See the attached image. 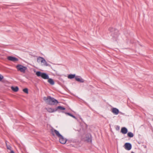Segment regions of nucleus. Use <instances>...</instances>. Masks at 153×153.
<instances>
[{
    "mask_svg": "<svg viewBox=\"0 0 153 153\" xmlns=\"http://www.w3.org/2000/svg\"><path fill=\"white\" fill-rule=\"evenodd\" d=\"M8 153H15L13 150H11V151H9Z\"/></svg>",
    "mask_w": 153,
    "mask_h": 153,
    "instance_id": "5701e85b",
    "label": "nucleus"
},
{
    "mask_svg": "<svg viewBox=\"0 0 153 153\" xmlns=\"http://www.w3.org/2000/svg\"><path fill=\"white\" fill-rule=\"evenodd\" d=\"M42 63V65H44L45 66H50V65L47 62H46V61H45L44 59Z\"/></svg>",
    "mask_w": 153,
    "mask_h": 153,
    "instance_id": "f3484780",
    "label": "nucleus"
},
{
    "mask_svg": "<svg viewBox=\"0 0 153 153\" xmlns=\"http://www.w3.org/2000/svg\"><path fill=\"white\" fill-rule=\"evenodd\" d=\"M59 138V142L61 143L62 144H65L67 141V140L65 138H64L62 135Z\"/></svg>",
    "mask_w": 153,
    "mask_h": 153,
    "instance_id": "6e6552de",
    "label": "nucleus"
},
{
    "mask_svg": "<svg viewBox=\"0 0 153 153\" xmlns=\"http://www.w3.org/2000/svg\"><path fill=\"white\" fill-rule=\"evenodd\" d=\"M117 127H118V128H119V126H117Z\"/></svg>",
    "mask_w": 153,
    "mask_h": 153,
    "instance_id": "b1692460",
    "label": "nucleus"
},
{
    "mask_svg": "<svg viewBox=\"0 0 153 153\" xmlns=\"http://www.w3.org/2000/svg\"><path fill=\"white\" fill-rule=\"evenodd\" d=\"M11 89L14 92H17L19 90V88L18 87L16 86L15 87L12 86L11 87Z\"/></svg>",
    "mask_w": 153,
    "mask_h": 153,
    "instance_id": "2eb2a0df",
    "label": "nucleus"
},
{
    "mask_svg": "<svg viewBox=\"0 0 153 153\" xmlns=\"http://www.w3.org/2000/svg\"><path fill=\"white\" fill-rule=\"evenodd\" d=\"M112 112L114 114L117 115L119 113V110L116 108H113L111 109Z\"/></svg>",
    "mask_w": 153,
    "mask_h": 153,
    "instance_id": "9d476101",
    "label": "nucleus"
},
{
    "mask_svg": "<svg viewBox=\"0 0 153 153\" xmlns=\"http://www.w3.org/2000/svg\"><path fill=\"white\" fill-rule=\"evenodd\" d=\"M117 127H118V128H119V126H117Z\"/></svg>",
    "mask_w": 153,
    "mask_h": 153,
    "instance_id": "393cba45",
    "label": "nucleus"
},
{
    "mask_svg": "<svg viewBox=\"0 0 153 153\" xmlns=\"http://www.w3.org/2000/svg\"><path fill=\"white\" fill-rule=\"evenodd\" d=\"M44 58L41 57H39L37 59V62H41V63L42 62Z\"/></svg>",
    "mask_w": 153,
    "mask_h": 153,
    "instance_id": "4468645a",
    "label": "nucleus"
},
{
    "mask_svg": "<svg viewBox=\"0 0 153 153\" xmlns=\"http://www.w3.org/2000/svg\"><path fill=\"white\" fill-rule=\"evenodd\" d=\"M75 79L76 81L80 82H84V80L79 76H76Z\"/></svg>",
    "mask_w": 153,
    "mask_h": 153,
    "instance_id": "1a4fd4ad",
    "label": "nucleus"
},
{
    "mask_svg": "<svg viewBox=\"0 0 153 153\" xmlns=\"http://www.w3.org/2000/svg\"><path fill=\"white\" fill-rule=\"evenodd\" d=\"M51 131L52 134L53 136H54L55 134V135L59 138L62 136V135L59 133V132L55 129H52L51 130Z\"/></svg>",
    "mask_w": 153,
    "mask_h": 153,
    "instance_id": "39448f33",
    "label": "nucleus"
},
{
    "mask_svg": "<svg viewBox=\"0 0 153 153\" xmlns=\"http://www.w3.org/2000/svg\"><path fill=\"white\" fill-rule=\"evenodd\" d=\"M23 91L26 93H28V89L27 88H25L23 90Z\"/></svg>",
    "mask_w": 153,
    "mask_h": 153,
    "instance_id": "412c9836",
    "label": "nucleus"
},
{
    "mask_svg": "<svg viewBox=\"0 0 153 153\" xmlns=\"http://www.w3.org/2000/svg\"><path fill=\"white\" fill-rule=\"evenodd\" d=\"M124 148L126 150H129L131 148V145L129 143H126L124 145Z\"/></svg>",
    "mask_w": 153,
    "mask_h": 153,
    "instance_id": "0eeeda50",
    "label": "nucleus"
},
{
    "mask_svg": "<svg viewBox=\"0 0 153 153\" xmlns=\"http://www.w3.org/2000/svg\"><path fill=\"white\" fill-rule=\"evenodd\" d=\"M131 153H134V152H131Z\"/></svg>",
    "mask_w": 153,
    "mask_h": 153,
    "instance_id": "a878e982",
    "label": "nucleus"
},
{
    "mask_svg": "<svg viewBox=\"0 0 153 153\" xmlns=\"http://www.w3.org/2000/svg\"><path fill=\"white\" fill-rule=\"evenodd\" d=\"M36 74L37 76H41L44 79H48V82L51 85H53L54 84V82L53 80L51 79H49V76L46 74L42 73L40 71H38L36 72Z\"/></svg>",
    "mask_w": 153,
    "mask_h": 153,
    "instance_id": "f257e3e1",
    "label": "nucleus"
},
{
    "mask_svg": "<svg viewBox=\"0 0 153 153\" xmlns=\"http://www.w3.org/2000/svg\"><path fill=\"white\" fill-rule=\"evenodd\" d=\"M7 59L9 60L12 61L14 62L18 61V59L17 58L12 56H8Z\"/></svg>",
    "mask_w": 153,
    "mask_h": 153,
    "instance_id": "423d86ee",
    "label": "nucleus"
},
{
    "mask_svg": "<svg viewBox=\"0 0 153 153\" xmlns=\"http://www.w3.org/2000/svg\"><path fill=\"white\" fill-rule=\"evenodd\" d=\"M109 30L112 33L111 35L113 39L116 40L119 34L118 30L112 27H110L109 29Z\"/></svg>",
    "mask_w": 153,
    "mask_h": 153,
    "instance_id": "7ed1b4c3",
    "label": "nucleus"
},
{
    "mask_svg": "<svg viewBox=\"0 0 153 153\" xmlns=\"http://www.w3.org/2000/svg\"><path fill=\"white\" fill-rule=\"evenodd\" d=\"M6 146L7 147V152H9V151H11V150H13L12 149L11 147L9 145H8L7 144V142H6Z\"/></svg>",
    "mask_w": 153,
    "mask_h": 153,
    "instance_id": "ddd939ff",
    "label": "nucleus"
},
{
    "mask_svg": "<svg viewBox=\"0 0 153 153\" xmlns=\"http://www.w3.org/2000/svg\"><path fill=\"white\" fill-rule=\"evenodd\" d=\"M121 132L123 134H125L127 133L128 130L125 127H123L121 129Z\"/></svg>",
    "mask_w": 153,
    "mask_h": 153,
    "instance_id": "f8f14e48",
    "label": "nucleus"
},
{
    "mask_svg": "<svg viewBox=\"0 0 153 153\" xmlns=\"http://www.w3.org/2000/svg\"><path fill=\"white\" fill-rule=\"evenodd\" d=\"M45 109L49 113H52L57 111V109H54L50 108H46Z\"/></svg>",
    "mask_w": 153,
    "mask_h": 153,
    "instance_id": "9b49d317",
    "label": "nucleus"
},
{
    "mask_svg": "<svg viewBox=\"0 0 153 153\" xmlns=\"http://www.w3.org/2000/svg\"><path fill=\"white\" fill-rule=\"evenodd\" d=\"M75 77H76L75 74H69L68 76V78L69 79H72L73 78H75Z\"/></svg>",
    "mask_w": 153,
    "mask_h": 153,
    "instance_id": "dca6fc26",
    "label": "nucleus"
},
{
    "mask_svg": "<svg viewBox=\"0 0 153 153\" xmlns=\"http://www.w3.org/2000/svg\"><path fill=\"white\" fill-rule=\"evenodd\" d=\"M127 135L130 137H132L134 136V134L131 132H128L127 134Z\"/></svg>",
    "mask_w": 153,
    "mask_h": 153,
    "instance_id": "a211bd4d",
    "label": "nucleus"
},
{
    "mask_svg": "<svg viewBox=\"0 0 153 153\" xmlns=\"http://www.w3.org/2000/svg\"><path fill=\"white\" fill-rule=\"evenodd\" d=\"M16 68L18 71H19L23 73H25L27 69L26 67L20 64L17 65Z\"/></svg>",
    "mask_w": 153,
    "mask_h": 153,
    "instance_id": "20e7f679",
    "label": "nucleus"
},
{
    "mask_svg": "<svg viewBox=\"0 0 153 153\" xmlns=\"http://www.w3.org/2000/svg\"><path fill=\"white\" fill-rule=\"evenodd\" d=\"M56 109H57H57H60V110H65V108L62 107L61 106H58L57 107V108Z\"/></svg>",
    "mask_w": 153,
    "mask_h": 153,
    "instance_id": "6ab92c4d",
    "label": "nucleus"
},
{
    "mask_svg": "<svg viewBox=\"0 0 153 153\" xmlns=\"http://www.w3.org/2000/svg\"><path fill=\"white\" fill-rule=\"evenodd\" d=\"M43 100L47 104L51 105H56L58 103L56 100L51 97L50 96H48L47 97H44Z\"/></svg>",
    "mask_w": 153,
    "mask_h": 153,
    "instance_id": "f03ea898",
    "label": "nucleus"
},
{
    "mask_svg": "<svg viewBox=\"0 0 153 153\" xmlns=\"http://www.w3.org/2000/svg\"><path fill=\"white\" fill-rule=\"evenodd\" d=\"M66 114H68V115L73 117V118H74V119H76V117L75 116H74V115H73L72 114H71L70 113H66Z\"/></svg>",
    "mask_w": 153,
    "mask_h": 153,
    "instance_id": "aec40b11",
    "label": "nucleus"
},
{
    "mask_svg": "<svg viewBox=\"0 0 153 153\" xmlns=\"http://www.w3.org/2000/svg\"><path fill=\"white\" fill-rule=\"evenodd\" d=\"M3 78V76L0 74V81H1Z\"/></svg>",
    "mask_w": 153,
    "mask_h": 153,
    "instance_id": "4be33fe9",
    "label": "nucleus"
}]
</instances>
